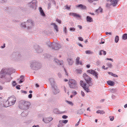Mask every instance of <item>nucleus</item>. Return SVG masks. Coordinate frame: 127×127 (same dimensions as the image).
I'll list each match as a JSON object with an SVG mask.
<instances>
[{
  "mask_svg": "<svg viewBox=\"0 0 127 127\" xmlns=\"http://www.w3.org/2000/svg\"><path fill=\"white\" fill-rule=\"evenodd\" d=\"M53 118L52 117L45 118H44L43 119V121L46 123H49L51 121Z\"/></svg>",
  "mask_w": 127,
  "mask_h": 127,
  "instance_id": "14",
  "label": "nucleus"
},
{
  "mask_svg": "<svg viewBox=\"0 0 127 127\" xmlns=\"http://www.w3.org/2000/svg\"><path fill=\"white\" fill-rule=\"evenodd\" d=\"M79 60H80V57H77L76 59V64H77L78 65L79 64Z\"/></svg>",
  "mask_w": 127,
  "mask_h": 127,
  "instance_id": "36",
  "label": "nucleus"
},
{
  "mask_svg": "<svg viewBox=\"0 0 127 127\" xmlns=\"http://www.w3.org/2000/svg\"><path fill=\"white\" fill-rule=\"evenodd\" d=\"M78 38L79 40L80 41H82L83 40V38L81 37H79Z\"/></svg>",
  "mask_w": 127,
  "mask_h": 127,
  "instance_id": "53",
  "label": "nucleus"
},
{
  "mask_svg": "<svg viewBox=\"0 0 127 127\" xmlns=\"http://www.w3.org/2000/svg\"><path fill=\"white\" fill-rule=\"evenodd\" d=\"M67 61L68 62L69 65H72L73 63V60L71 58H68L67 59Z\"/></svg>",
  "mask_w": 127,
  "mask_h": 127,
  "instance_id": "23",
  "label": "nucleus"
},
{
  "mask_svg": "<svg viewBox=\"0 0 127 127\" xmlns=\"http://www.w3.org/2000/svg\"><path fill=\"white\" fill-rule=\"evenodd\" d=\"M54 60L58 65H62L63 64V61H60L58 60L56 58H54Z\"/></svg>",
  "mask_w": 127,
  "mask_h": 127,
  "instance_id": "17",
  "label": "nucleus"
},
{
  "mask_svg": "<svg viewBox=\"0 0 127 127\" xmlns=\"http://www.w3.org/2000/svg\"><path fill=\"white\" fill-rule=\"evenodd\" d=\"M21 26L22 27H24V28L27 27V26L26 25V22L22 23V24H21Z\"/></svg>",
  "mask_w": 127,
  "mask_h": 127,
  "instance_id": "32",
  "label": "nucleus"
},
{
  "mask_svg": "<svg viewBox=\"0 0 127 127\" xmlns=\"http://www.w3.org/2000/svg\"><path fill=\"white\" fill-rule=\"evenodd\" d=\"M123 39L126 40L127 39V34L125 33L122 36Z\"/></svg>",
  "mask_w": 127,
  "mask_h": 127,
  "instance_id": "33",
  "label": "nucleus"
},
{
  "mask_svg": "<svg viewBox=\"0 0 127 127\" xmlns=\"http://www.w3.org/2000/svg\"><path fill=\"white\" fill-rule=\"evenodd\" d=\"M32 127H40V126L38 125H34L32 126Z\"/></svg>",
  "mask_w": 127,
  "mask_h": 127,
  "instance_id": "62",
  "label": "nucleus"
},
{
  "mask_svg": "<svg viewBox=\"0 0 127 127\" xmlns=\"http://www.w3.org/2000/svg\"><path fill=\"white\" fill-rule=\"evenodd\" d=\"M60 122H61L62 123H64L66 124L68 122V120H60Z\"/></svg>",
  "mask_w": 127,
  "mask_h": 127,
  "instance_id": "38",
  "label": "nucleus"
},
{
  "mask_svg": "<svg viewBox=\"0 0 127 127\" xmlns=\"http://www.w3.org/2000/svg\"><path fill=\"white\" fill-rule=\"evenodd\" d=\"M118 0H110V1L113 6H115L117 3Z\"/></svg>",
  "mask_w": 127,
  "mask_h": 127,
  "instance_id": "19",
  "label": "nucleus"
},
{
  "mask_svg": "<svg viewBox=\"0 0 127 127\" xmlns=\"http://www.w3.org/2000/svg\"><path fill=\"white\" fill-rule=\"evenodd\" d=\"M108 74H109L111 75V76H112L113 77H118V75H116L115 74H113V73H112L111 72H109Z\"/></svg>",
  "mask_w": 127,
  "mask_h": 127,
  "instance_id": "35",
  "label": "nucleus"
},
{
  "mask_svg": "<svg viewBox=\"0 0 127 127\" xmlns=\"http://www.w3.org/2000/svg\"><path fill=\"white\" fill-rule=\"evenodd\" d=\"M49 81L52 87H54L56 85V84L54 79L53 78H51L49 79Z\"/></svg>",
  "mask_w": 127,
  "mask_h": 127,
  "instance_id": "16",
  "label": "nucleus"
},
{
  "mask_svg": "<svg viewBox=\"0 0 127 127\" xmlns=\"http://www.w3.org/2000/svg\"><path fill=\"white\" fill-rule=\"evenodd\" d=\"M67 117L68 116L65 115H64L62 116V118L64 119H66Z\"/></svg>",
  "mask_w": 127,
  "mask_h": 127,
  "instance_id": "48",
  "label": "nucleus"
},
{
  "mask_svg": "<svg viewBox=\"0 0 127 127\" xmlns=\"http://www.w3.org/2000/svg\"><path fill=\"white\" fill-rule=\"evenodd\" d=\"M24 79H21L20 80V81H19V83H22L24 81Z\"/></svg>",
  "mask_w": 127,
  "mask_h": 127,
  "instance_id": "63",
  "label": "nucleus"
},
{
  "mask_svg": "<svg viewBox=\"0 0 127 127\" xmlns=\"http://www.w3.org/2000/svg\"><path fill=\"white\" fill-rule=\"evenodd\" d=\"M84 78L86 81L87 83L89 84V86H92L93 83L92 81V78L86 73H84L83 75Z\"/></svg>",
  "mask_w": 127,
  "mask_h": 127,
  "instance_id": "5",
  "label": "nucleus"
},
{
  "mask_svg": "<svg viewBox=\"0 0 127 127\" xmlns=\"http://www.w3.org/2000/svg\"><path fill=\"white\" fill-rule=\"evenodd\" d=\"M106 64L108 66V67H111L112 66V65L111 63H106Z\"/></svg>",
  "mask_w": 127,
  "mask_h": 127,
  "instance_id": "46",
  "label": "nucleus"
},
{
  "mask_svg": "<svg viewBox=\"0 0 127 127\" xmlns=\"http://www.w3.org/2000/svg\"><path fill=\"white\" fill-rule=\"evenodd\" d=\"M53 112L57 114H61L64 113V112L60 111L57 108L54 109L53 110Z\"/></svg>",
  "mask_w": 127,
  "mask_h": 127,
  "instance_id": "18",
  "label": "nucleus"
},
{
  "mask_svg": "<svg viewBox=\"0 0 127 127\" xmlns=\"http://www.w3.org/2000/svg\"><path fill=\"white\" fill-rule=\"evenodd\" d=\"M64 125L60 121L59 122L58 127H62Z\"/></svg>",
  "mask_w": 127,
  "mask_h": 127,
  "instance_id": "34",
  "label": "nucleus"
},
{
  "mask_svg": "<svg viewBox=\"0 0 127 127\" xmlns=\"http://www.w3.org/2000/svg\"><path fill=\"white\" fill-rule=\"evenodd\" d=\"M31 103L29 102L22 100L20 101L19 105V108L22 110L28 109Z\"/></svg>",
  "mask_w": 127,
  "mask_h": 127,
  "instance_id": "2",
  "label": "nucleus"
},
{
  "mask_svg": "<svg viewBox=\"0 0 127 127\" xmlns=\"http://www.w3.org/2000/svg\"><path fill=\"white\" fill-rule=\"evenodd\" d=\"M40 65L39 62L35 60L31 61L30 63V67L33 69L36 70L40 68Z\"/></svg>",
  "mask_w": 127,
  "mask_h": 127,
  "instance_id": "3",
  "label": "nucleus"
},
{
  "mask_svg": "<svg viewBox=\"0 0 127 127\" xmlns=\"http://www.w3.org/2000/svg\"><path fill=\"white\" fill-rule=\"evenodd\" d=\"M85 52L87 54H90L93 53V52H92L89 50H88L86 51H85Z\"/></svg>",
  "mask_w": 127,
  "mask_h": 127,
  "instance_id": "42",
  "label": "nucleus"
},
{
  "mask_svg": "<svg viewBox=\"0 0 127 127\" xmlns=\"http://www.w3.org/2000/svg\"><path fill=\"white\" fill-rule=\"evenodd\" d=\"M8 99L4 103V106L5 107H7L11 106L9 102L8 101Z\"/></svg>",
  "mask_w": 127,
  "mask_h": 127,
  "instance_id": "22",
  "label": "nucleus"
},
{
  "mask_svg": "<svg viewBox=\"0 0 127 127\" xmlns=\"http://www.w3.org/2000/svg\"><path fill=\"white\" fill-rule=\"evenodd\" d=\"M58 76L60 78H61L62 77L61 74L60 73H59L58 74Z\"/></svg>",
  "mask_w": 127,
  "mask_h": 127,
  "instance_id": "61",
  "label": "nucleus"
},
{
  "mask_svg": "<svg viewBox=\"0 0 127 127\" xmlns=\"http://www.w3.org/2000/svg\"><path fill=\"white\" fill-rule=\"evenodd\" d=\"M76 7L82 10L86 9V6L82 4H79L77 5Z\"/></svg>",
  "mask_w": 127,
  "mask_h": 127,
  "instance_id": "15",
  "label": "nucleus"
},
{
  "mask_svg": "<svg viewBox=\"0 0 127 127\" xmlns=\"http://www.w3.org/2000/svg\"><path fill=\"white\" fill-rule=\"evenodd\" d=\"M70 14L72 16H73L74 17H76V18H79L80 17V15L76 13H70Z\"/></svg>",
  "mask_w": 127,
  "mask_h": 127,
  "instance_id": "20",
  "label": "nucleus"
},
{
  "mask_svg": "<svg viewBox=\"0 0 127 127\" xmlns=\"http://www.w3.org/2000/svg\"><path fill=\"white\" fill-rule=\"evenodd\" d=\"M20 85H18L16 86V87L17 89H20Z\"/></svg>",
  "mask_w": 127,
  "mask_h": 127,
  "instance_id": "59",
  "label": "nucleus"
},
{
  "mask_svg": "<svg viewBox=\"0 0 127 127\" xmlns=\"http://www.w3.org/2000/svg\"><path fill=\"white\" fill-rule=\"evenodd\" d=\"M34 47L35 51L37 52L40 53L43 51L40 48V47L37 44L34 45Z\"/></svg>",
  "mask_w": 127,
  "mask_h": 127,
  "instance_id": "13",
  "label": "nucleus"
},
{
  "mask_svg": "<svg viewBox=\"0 0 127 127\" xmlns=\"http://www.w3.org/2000/svg\"><path fill=\"white\" fill-rule=\"evenodd\" d=\"M75 29L73 27L70 28L69 29V30L70 31H74L75 30Z\"/></svg>",
  "mask_w": 127,
  "mask_h": 127,
  "instance_id": "45",
  "label": "nucleus"
},
{
  "mask_svg": "<svg viewBox=\"0 0 127 127\" xmlns=\"http://www.w3.org/2000/svg\"><path fill=\"white\" fill-rule=\"evenodd\" d=\"M116 91V89H112L111 90V91L113 93H114Z\"/></svg>",
  "mask_w": 127,
  "mask_h": 127,
  "instance_id": "56",
  "label": "nucleus"
},
{
  "mask_svg": "<svg viewBox=\"0 0 127 127\" xmlns=\"http://www.w3.org/2000/svg\"><path fill=\"white\" fill-rule=\"evenodd\" d=\"M107 84L110 86H113L114 85L115 83L114 82L111 81H107Z\"/></svg>",
  "mask_w": 127,
  "mask_h": 127,
  "instance_id": "24",
  "label": "nucleus"
},
{
  "mask_svg": "<svg viewBox=\"0 0 127 127\" xmlns=\"http://www.w3.org/2000/svg\"><path fill=\"white\" fill-rule=\"evenodd\" d=\"M96 63L98 65H100V61H97Z\"/></svg>",
  "mask_w": 127,
  "mask_h": 127,
  "instance_id": "55",
  "label": "nucleus"
},
{
  "mask_svg": "<svg viewBox=\"0 0 127 127\" xmlns=\"http://www.w3.org/2000/svg\"><path fill=\"white\" fill-rule=\"evenodd\" d=\"M6 1V0H0V2L2 3H4Z\"/></svg>",
  "mask_w": 127,
  "mask_h": 127,
  "instance_id": "47",
  "label": "nucleus"
},
{
  "mask_svg": "<svg viewBox=\"0 0 127 127\" xmlns=\"http://www.w3.org/2000/svg\"><path fill=\"white\" fill-rule=\"evenodd\" d=\"M81 86L83 88L86 87V84L83 82L82 81H80Z\"/></svg>",
  "mask_w": 127,
  "mask_h": 127,
  "instance_id": "28",
  "label": "nucleus"
},
{
  "mask_svg": "<svg viewBox=\"0 0 127 127\" xmlns=\"http://www.w3.org/2000/svg\"><path fill=\"white\" fill-rule=\"evenodd\" d=\"M57 86L56 85L54 87H52V88H53V92L54 95H56L57 94L59 93L60 92V90L57 88Z\"/></svg>",
  "mask_w": 127,
  "mask_h": 127,
  "instance_id": "12",
  "label": "nucleus"
},
{
  "mask_svg": "<svg viewBox=\"0 0 127 127\" xmlns=\"http://www.w3.org/2000/svg\"><path fill=\"white\" fill-rule=\"evenodd\" d=\"M17 84L16 83V82L15 81H14L12 83V85L14 87Z\"/></svg>",
  "mask_w": 127,
  "mask_h": 127,
  "instance_id": "44",
  "label": "nucleus"
},
{
  "mask_svg": "<svg viewBox=\"0 0 127 127\" xmlns=\"http://www.w3.org/2000/svg\"><path fill=\"white\" fill-rule=\"evenodd\" d=\"M84 90L86 91L88 93L90 92V89L88 87H85L83 88Z\"/></svg>",
  "mask_w": 127,
  "mask_h": 127,
  "instance_id": "40",
  "label": "nucleus"
},
{
  "mask_svg": "<svg viewBox=\"0 0 127 127\" xmlns=\"http://www.w3.org/2000/svg\"><path fill=\"white\" fill-rule=\"evenodd\" d=\"M12 73L11 68H3L0 72V78H4L5 82H9L12 78L11 76Z\"/></svg>",
  "mask_w": 127,
  "mask_h": 127,
  "instance_id": "1",
  "label": "nucleus"
},
{
  "mask_svg": "<svg viewBox=\"0 0 127 127\" xmlns=\"http://www.w3.org/2000/svg\"><path fill=\"white\" fill-rule=\"evenodd\" d=\"M105 113V112L103 110H100V114H103Z\"/></svg>",
  "mask_w": 127,
  "mask_h": 127,
  "instance_id": "50",
  "label": "nucleus"
},
{
  "mask_svg": "<svg viewBox=\"0 0 127 127\" xmlns=\"http://www.w3.org/2000/svg\"><path fill=\"white\" fill-rule=\"evenodd\" d=\"M64 31L65 34L67 33L66 28V27H65L64 28Z\"/></svg>",
  "mask_w": 127,
  "mask_h": 127,
  "instance_id": "57",
  "label": "nucleus"
},
{
  "mask_svg": "<svg viewBox=\"0 0 127 127\" xmlns=\"http://www.w3.org/2000/svg\"><path fill=\"white\" fill-rule=\"evenodd\" d=\"M76 71L77 73L81 74L82 72V70L80 69H76Z\"/></svg>",
  "mask_w": 127,
  "mask_h": 127,
  "instance_id": "41",
  "label": "nucleus"
},
{
  "mask_svg": "<svg viewBox=\"0 0 127 127\" xmlns=\"http://www.w3.org/2000/svg\"><path fill=\"white\" fill-rule=\"evenodd\" d=\"M56 21H57V22H58V23H59L60 24H61V20L59 19H56Z\"/></svg>",
  "mask_w": 127,
  "mask_h": 127,
  "instance_id": "49",
  "label": "nucleus"
},
{
  "mask_svg": "<svg viewBox=\"0 0 127 127\" xmlns=\"http://www.w3.org/2000/svg\"><path fill=\"white\" fill-rule=\"evenodd\" d=\"M51 25L53 26L54 28L55 29L57 32H58L59 31L58 30V28L57 25L55 24L54 23H52L51 24Z\"/></svg>",
  "mask_w": 127,
  "mask_h": 127,
  "instance_id": "21",
  "label": "nucleus"
},
{
  "mask_svg": "<svg viewBox=\"0 0 127 127\" xmlns=\"http://www.w3.org/2000/svg\"><path fill=\"white\" fill-rule=\"evenodd\" d=\"M7 99L11 105L14 104L16 101V98L14 96L8 97Z\"/></svg>",
  "mask_w": 127,
  "mask_h": 127,
  "instance_id": "11",
  "label": "nucleus"
},
{
  "mask_svg": "<svg viewBox=\"0 0 127 127\" xmlns=\"http://www.w3.org/2000/svg\"><path fill=\"white\" fill-rule=\"evenodd\" d=\"M46 45L49 47L56 50H58L61 47V45L59 44L55 43H51L48 41L46 43Z\"/></svg>",
  "mask_w": 127,
  "mask_h": 127,
  "instance_id": "4",
  "label": "nucleus"
},
{
  "mask_svg": "<svg viewBox=\"0 0 127 127\" xmlns=\"http://www.w3.org/2000/svg\"><path fill=\"white\" fill-rule=\"evenodd\" d=\"M119 40V37L117 35L116 36L115 39V42L117 43L118 42V41Z\"/></svg>",
  "mask_w": 127,
  "mask_h": 127,
  "instance_id": "37",
  "label": "nucleus"
},
{
  "mask_svg": "<svg viewBox=\"0 0 127 127\" xmlns=\"http://www.w3.org/2000/svg\"><path fill=\"white\" fill-rule=\"evenodd\" d=\"M36 3L37 0H33L31 2L29 3L28 4V5L29 6L35 10L36 9Z\"/></svg>",
  "mask_w": 127,
  "mask_h": 127,
  "instance_id": "10",
  "label": "nucleus"
},
{
  "mask_svg": "<svg viewBox=\"0 0 127 127\" xmlns=\"http://www.w3.org/2000/svg\"><path fill=\"white\" fill-rule=\"evenodd\" d=\"M77 26L80 29H81L82 28V27L80 25H78Z\"/></svg>",
  "mask_w": 127,
  "mask_h": 127,
  "instance_id": "64",
  "label": "nucleus"
},
{
  "mask_svg": "<svg viewBox=\"0 0 127 127\" xmlns=\"http://www.w3.org/2000/svg\"><path fill=\"white\" fill-rule=\"evenodd\" d=\"M69 85L70 88L77 89L78 88L77 83L73 79L69 80Z\"/></svg>",
  "mask_w": 127,
  "mask_h": 127,
  "instance_id": "7",
  "label": "nucleus"
},
{
  "mask_svg": "<svg viewBox=\"0 0 127 127\" xmlns=\"http://www.w3.org/2000/svg\"><path fill=\"white\" fill-rule=\"evenodd\" d=\"M51 1L53 2L54 4H55L56 2L54 0H51L50 2L48 4V9H50L51 7V3H50Z\"/></svg>",
  "mask_w": 127,
  "mask_h": 127,
  "instance_id": "25",
  "label": "nucleus"
},
{
  "mask_svg": "<svg viewBox=\"0 0 127 127\" xmlns=\"http://www.w3.org/2000/svg\"><path fill=\"white\" fill-rule=\"evenodd\" d=\"M64 7L65 9H69L70 8V7H68V6L67 5L65 6Z\"/></svg>",
  "mask_w": 127,
  "mask_h": 127,
  "instance_id": "54",
  "label": "nucleus"
},
{
  "mask_svg": "<svg viewBox=\"0 0 127 127\" xmlns=\"http://www.w3.org/2000/svg\"><path fill=\"white\" fill-rule=\"evenodd\" d=\"M21 92L22 93H23L24 94H26L27 93V92L26 91L21 90Z\"/></svg>",
  "mask_w": 127,
  "mask_h": 127,
  "instance_id": "51",
  "label": "nucleus"
},
{
  "mask_svg": "<svg viewBox=\"0 0 127 127\" xmlns=\"http://www.w3.org/2000/svg\"><path fill=\"white\" fill-rule=\"evenodd\" d=\"M84 110L82 109H80L78 111V112L77 113L80 114H82Z\"/></svg>",
  "mask_w": 127,
  "mask_h": 127,
  "instance_id": "39",
  "label": "nucleus"
},
{
  "mask_svg": "<svg viewBox=\"0 0 127 127\" xmlns=\"http://www.w3.org/2000/svg\"><path fill=\"white\" fill-rule=\"evenodd\" d=\"M86 20L87 22H91L93 21L92 18L89 16H87L86 17Z\"/></svg>",
  "mask_w": 127,
  "mask_h": 127,
  "instance_id": "26",
  "label": "nucleus"
},
{
  "mask_svg": "<svg viewBox=\"0 0 127 127\" xmlns=\"http://www.w3.org/2000/svg\"><path fill=\"white\" fill-rule=\"evenodd\" d=\"M28 112V111H25L22 113L21 115L22 116H25L27 115Z\"/></svg>",
  "mask_w": 127,
  "mask_h": 127,
  "instance_id": "27",
  "label": "nucleus"
},
{
  "mask_svg": "<svg viewBox=\"0 0 127 127\" xmlns=\"http://www.w3.org/2000/svg\"><path fill=\"white\" fill-rule=\"evenodd\" d=\"M81 94L82 95V96L83 97H84L85 96V93L82 91H81Z\"/></svg>",
  "mask_w": 127,
  "mask_h": 127,
  "instance_id": "52",
  "label": "nucleus"
},
{
  "mask_svg": "<svg viewBox=\"0 0 127 127\" xmlns=\"http://www.w3.org/2000/svg\"><path fill=\"white\" fill-rule=\"evenodd\" d=\"M72 93L73 95H75L77 94V93L76 91H73L72 92Z\"/></svg>",
  "mask_w": 127,
  "mask_h": 127,
  "instance_id": "60",
  "label": "nucleus"
},
{
  "mask_svg": "<svg viewBox=\"0 0 127 127\" xmlns=\"http://www.w3.org/2000/svg\"><path fill=\"white\" fill-rule=\"evenodd\" d=\"M27 28L29 29H32L34 26L33 22L32 20H28L26 22Z\"/></svg>",
  "mask_w": 127,
  "mask_h": 127,
  "instance_id": "8",
  "label": "nucleus"
},
{
  "mask_svg": "<svg viewBox=\"0 0 127 127\" xmlns=\"http://www.w3.org/2000/svg\"><path fill=\"white\" fill-rule=\"evenodd\" d=\"M39 10L42 16H45V14L44 12L43 11L41 7H40L39 8Z\"/></svg>",
  "mask_w": 127,
  "mask_h": 127,
  "instance_id": "29",
  "label": "nucleus"
},
{
  "mask_svg": "<svg viewBox=\"0 0 127 127\" xmlns=\"http://www.w3.org/2000/svg\"><path fill=\"white\" fill-rule=\"evenodd\" d=\"M66 102L70 104L71 106H73V103L71 101H66Z\"/></svg>",
  "mask_w": 127,
  "mask_h": 127,
  "instance_id": "43",
  "label": "nucleus"
},
{
  "mask_svg": "<svg viewBox=\"0 0 127 127\" xmlns=\"http://www.w3.org/2000/svg\"><path fill=\"white\" fill-rule=\"evenodd\" d=\"M102 53L104 55H105L106 53V52L105 51L103 50H101L99 52V55H102Z\"/></svg>",
  "mask_w": 127,
  "mask_h": 127,
  "instance_id": "30",
  "label": "nucleus"
},
{
  "mask_svg": "<svg viewBox=\"0 0 127 127\" xmlns=\"http://www.w3.org/2000/svg\"><path fill=\"white\" fill-rule=\"evenodd\" d=\"M87 72L94 76L96 79H98V73L95 70L92 69H90L87 70Z\"/></svg>",
  "mask_w": 127,
  "mask_h": 127,
  "instance_id": "9",
  "label": "nucleus"
},
{
  "mask_svg": "<svg viewBox=\"0 0 127 127\" xmlns=\"http://www.w3.org/2000/svg\"><path fill=\"white\" fill-rule=\"evenodd\" d=\"M21 56L19 52H14L12 53L11 57L12 60H17L21 58Z\"/></svg>",
  "mask_w": 127,
  "mask_h": 127,
  "instance_id": "6",
  "label": "nucleus"
},
{
  "mask_svg": "<svg viewBox=\"0 0 127 127\" xmlns=\"http://www.w3.org/2000/svg\"><path fill=\"white\" fill-rule=\"evenodd\" d=\"M32 94H30L29 95L28 97L29 98H32Z\"/></svg>",
  "mask_w": 127,
  "mask_h": 127,
  "instance_id": "58",
  "label": "nucleus"
},
{
  "mask_svg": "<svg viewBox=\"0 0 127 127\" xmlns=\"http://www.w3.org/2000/svg\"><path fill=\"white\" fill-rule=\"evenodd\" d=\"M102 9L100 7L96 10V12L97 13L102 12Z\"/></svg>",
  "mask_w": 127,
  "mask_h": 127,
  "instance_id": "31",
  "label": "nucleus"
}]
</instances>
